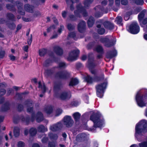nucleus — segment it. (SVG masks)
I'll return each instance as SVG.
<instances>
[{
  "instance_id": "obj_19",
  "label": "nucleus",
  "mask_w": 147,
  "mask_h": 147,
  "mask_svg": "<svg viewBox=\"0 0 147 147\" xmlns=\"http://www.w3.org/2000/svg\"><path fill=\"white\" fill-rule=\"evenodd\" d=\"M79 81L76 78H72V79L69 84V85L70 86H74L77 85L78 84Z\"/></svg>"
},
{
  "instance_id": "obj_48",
  "label": "nucleus",
  "mask_w": 147,
  "mask_h": 147,
  "mask_svg": "<svg viewBox=\"0 0 147 147\" xmlns=\"http://www.w3.org/2000/svg\"><path fill=\"white\" fill-rule=\"evenodd\" d=\"M8 9L12 10L13 9V5L8 4L6 5Z\"/></svg>"
},
{
  "instance_id": "obj_20",
  "label": "nucleus",
  "mask_w": 147,
  "mask_h": 147,
  "mask_svg": "<svg viewBox=\"0 0 147 147\" xmlns=\"http://www.w3.org/2000/svg\"><path fill=\"white\" fill-rule=\"evenodd\" d=\"M37 129L38 131L41 132H44L48 130L47 128L42 125L39 126L37 127Z\"/></svg>"
},
{
  "instance_id": "obj_54",
  "label": "nucleus",
  "mask_w": 147,
  "mask_h": 147,
  "mask_svg": "<svg viewBox=\"0 0 147 147\" xmlns=\"http://www.w3.org/2000/svg\"><path fill=\"white\" fill-rule=\"evenodd\" d=\"M69 36L71 37L74 38L75 36V34L74 32H71L69 34Z\"/></svg>"
},
{
  "instance_id": "obj_10",
  "label": "nucleus",
  "mask_w": 147,
  "mask_h": 147,
  "mask_svg": "<svg viewBox=\"0 0 147 147\" xmlns=\"http://www.w3.org/2000/svg\"><path fill=\"white\" fill-rule=\"evenodd\" d=\"M74 123L73 120L70 116H65V124L67 127L71 126Z\"/></svg>"
},
{
  "instance_id": "obj_12",
  "label": "nucleus",
  "mask_w": 147,
  "mask_h": 147,
  "mask_svg": "<svg viewBox=\"0 0 147 147\" xmlns=\"http://www.w3.org/2000/svg\"><path fill=\"white\" fill-rule=\"evenodd\" d=\"M86 23L84 21H81L78 25V29L81 33L83 32L85 29Z\"/></svg>"
},
{
  "instance_id": "obj_29",
  "label": "nucleus",
  "mask_w": 147,
  "mask_h": 147,
  "mask_svg": "<svg viewBox=\"0 0 147 147\" xmlns=\"http://www.w3.org/2000/svg\"><path fill=\"white\" fill-rule=\"evenodd\" d=\"M85 80L88 83H91L94 80L89 75H87L86 77Z\"/></svg>"
},
{
  "instance_id": "obj_37",
  "label": "nucleus",
  "mask_w": 147,
  "mask_h": 147,
  "mask_svg": "<svg viewBox=\"0 0 147 147\" xmlns=\"http://www.w3.org/2000/svg\"><path fill=\"white\" fill-rule=\"evenodd\" d=\"M132 1L138 5H142L144 3L143 0H132Z\"/></svg>"
},
{
  "instance_id": "obj_63",
  "label": "nucleus",
  "mask_w": 147,
  "mask_h": 147,
  "mask_svg": "<svg viewBox=\"0 0 147 147\" xmlns=\"http://www.w3.org/2000/svg\"><path fill=\"white\" fill-rule=\"evenodd\" d=\"M59 97L61 99L63 100L64 98V93H63L62 94H60Z\"/></svg>"
},
{
  "instance_id": "obj_39",
  "label": "nucleus",
  "mask_w": 147,
  "mask_h": 147,
  "mask_svg": "<svg viewBox=\"0 0 147 147\" xmlns=\"http://www.w3.org/2000/svg\"><path fill=\"white\" fill-rule=\"evenodd\" d=\"M140 24L141 26L143 27L144 25L147 23V18H145L142 22V21H139Z\"/></svg>"
},
{
  "instance_id": "obj_36",
  "label": "nucleus",
  "mask_w": 147,
  "mask_h": 147,
  "mask_svg": "<svg viewBox=\"0 0 147 147\" xmlns=\"http://www.w3.org/2000/svg\"><path fill=\"white\" fill-rule=\"evenodd\" d=\"M71 97V94L70 91L65 92V100H68Z\"/></svg>"
},
{
  "instance_id": "obj_8",
  "label": "nucleus",
  "mask_w": 147,
  "mask_h": 147,
  "mask_svg": "<svg viewBox=\"0 0 147 147\" xmlns=\"http://www.w3.org/2000/svg\"><path fill=\"white\" fill-rule=\"evenodd\" d=\"M96 65L93 59H89L87 66L92 74H94L96 73V71L94 69Z\"/></svg>"
},
{
  "instance_id": "obj_53",
  "label": "nucleus",
  "mask_w": 147,
  "mask_h": 147,
  "mask_svg": "<svg viewBox=\"0 0 147 147\" xmlns=\"http://www.w3.org/2000/svg\"><path fill=\"white\" fill-rule=\"evenodd\" d=\"M48 140V139L47 138H44L42 140V143H46Z\"/></svg>"
},
{
  "instance_id": "obj_18",
  "label": "nucleus",
  "mask_w": 147,
  "mask_h": 147,
  "mask_svg": "<svg viewBox=\"0 0 147 147\" xmlns=\"http://www.w3.org/2000/svg\"><path fill=\"white\" fill-rule=\"evenodd\" d=\"M97 27L98 28L97 31L99 34L102 35L105 33V30L103 28L101 27L100 24L97 25Z\"/></svg>"
},
{
  "instance_id": "obj_42",
  "label": "nucleus",
  "mask_w": 147,
  "mask_h": 147,
  "mask_svg": "<svg viewBox=\"0 0 147 147\" xmlns=\"http://www.w3.org/2000/svg\"><path fill=\"white\" fill-rule=\"evenodd\" d=\"M7 17L9 19L11 20H13L14 17V16L13 14L10 13L8 14Z\"/></svg>"
},
{
  "instance_id": "obj_34",
  "label": "nucleus",
  "mask_w": 147,
  "mask_h": 147,
  "mask_svg": "<svg viewBox=\"0 0 147 147\" xmlns=\"http://www.w3.org/2000/svg\"><path fill=\"white\" fill-rule=\"evenodd\" d=\"M49 136L51 139L56 140L57 138L58 137L57 135L53 134L52 133H49Z\"/></svg>"
},
{
  "instance_id": "obj_23",
  "label": "nucleus",
  "mask_w": 147,
  "mask_h": 147,
  "mask_svg": "<svg viewBox=\"0 0 147 147\" xmlns=\"http://www.w3.org/2000/svg\"><path fill=\"white\" fill-rule=\"evenodd\" d=\"M95 50L99 53H103V49L102 47L100 45L97 46L95 48Z\"/></svg>"
},
{
  "instance_id": "obj_13",
  "label": "nucleus",
  "mask_w": 147,
  "mask_h": 147,
  "mask_svg": "<svg viewBox=\"0 0 147 147\" xmlns=\"http://www.w3.org/2000/svg\"><path fill=\"white\" fill-rule=\"evenodd\" d=\"M103 24L105 28L107 29L111 30L114 28L113 24L109 22L108 21H105L104 22Z\"/></svg>"
},
{
  "instance_id": "obj_14",
  "label": "nucleus",
  "mask_w": 147,
  "mask_h": 147,
  "mask_svg": "<svg viewBox=\"0 0 147 147\" xmlns=\"http://www.w3.org/2000/svg\"><path fill=\"white\" fill-rule=\"evenodd\" d=\"M26 106L28 107L27 111L28 112H31L33 110L32 102L31 100H29L26 102Z\"/></svg>"
},
{
  "instance_id": "obj_27",
  "label": "nucleus",
  "mask_w": 147,
  "mask_h": 147,
  "mask_svg": "<svg viewBox=\"0 0 147 147\" xmlns=\"http://www.w3.org/2000/svg\"><path fill=\"white\" fill-rule=\"evenodd\" d=\"M93 0H85L84 2V7L88 8L92 3Z\"/></svg>"
},
{
  "instance_id": "obj_9",
  "label": "nucleus",
  "mask_w": 147,
  "mask_h": 147,
  "mask_svg": "<svg viewBox=\"0 0 147 147\" xmlns=\"http://www.w3.org/2000/svg\"><path fill=\"white\" fill-rule=\"evenodd\" d=\"M79 52V51L78 49L72 51L69 54L67 58V60L72 61L76 60Z\"/></svg>"
},
{
  "instance_id": "obj_25",
  "label": "nucleus",
  "mask_w": 147,
  "mask_h": 147,
  "mask_svg": "<svg viewBox=\"0 0 147 147\" xmlns=\"http://www.w3.org/2000/svg\"><path fill=\"white\" fill-rule=\"evenodd\" d=\"M73 116L76 121H78L81 116V114L78 112H77L73 114Z\"/></svg>"
},
{
  "instance_id": "obj_44",
  "label": "nucleus",
  "mask_w": 147,
  "mask_h": 147,
  "mask_svg": "<svg viewBox=\"0 0 147 147\" xmlns=\"http://www.w3.org/2000/svg\"><path fill=\"white\" fill-rule=\"evenodd\" d=\"M55 143L54 142H50L49 144L48 147H55Z\"/></svg>"
},
{
  "instance_id": "obj_16",
  "label": "nucleus",
  "mask_w": 147,
  "mask_h": 147,
  "mask_svg": "<svg viewBox=\"0 0 147 147\" xmlns=\"http://www.w3.org/2000/svg\"><path fill=\"white\" fill-rule=\"evenodd\" d=\"M36 121L38 122H40L43 120V117L41 113L38 112L36 115Z\"/></svg>"
},
{
  "instance_id": "obj_64",
  "label": "nucleus",
  "mask_w": 147,
  "mask_h": 147,
  "mask_svg": "<svg viewBox=\"0 0 147 147\" xmlns=\"http://www.w3.org/2000/svg\"><path fill=\"white\" fill-rule=\"evenodd\" d=\"M129 14L128 15V14H127L124 17V19L125 20H127L129 19Z\"/></svg>"
},
{
  "instance_id": "obj_55",
  "label": "nucleus",
  "mask_w": 147,
  "mask_h": 147,
  "mask_svg": "<svg viewBox=\"0 0 147 147\" xmlns=\"http://www.w3.org/2000/svg\"><path fill=\"white\" fill-rule=\"evenodd\" d=\"M30 37L29 39L28 40L27 42L29 45H30L31 44L32 41V35L31 34Z\"/></svg>"
},
{
  "instance_id": "obj_4",
  "label": "nucleus",
  "mask_w": 147,
  "mask_h": 147,
  "mask_svg": "<svg viewBox=\"0 0 147 147\" xmlns=\"http://www.w3.org/2000/svg\"><path fill=\"white\" fill-rule=\"evenodd\" d=\"M107 84V83L105 82L96 86V94L98 97L100 98L102 97L104 90L106 89Z\"/></svg>"
},
{
  "instance_id": "obj_33",
  "label": "nucleus",
  "mask_w": 147,
  "mask_h": 147,
  "mask_svg": "<svg viewBox=\"0 0 147 147\" xmlns=\"http://www.w3.org/2000/svg\"><path fill=\"white\" fill-rule=\"evenodd\" d=\"M122 21V19L121 16H118L116 18L115 21L117 24L122 25V24L121 23Z\"/></svg>"
},
{
  "instance_id": "obj_11",
  "label": "nucleus",
  "mask_w": 147,
  "mask_h": 147,
  "mask_svg": "<svg viewBox=\"0 0 147 147\" xmlns=\"http://www.w3.org/2000/svg\"><path fill=\"white\" fill-rule=\"evenodd\" d=\"M63 126V124L61 123H59L56 124L51 126L50 129L53 131H55L61 128Z\"/></svg>"
},
{
  "instance_id": "obj_26",
  "label": "nucleus",
  "mask_w": 147,
  "mask_h": 147,
  "mask_svg": "<svg viewBox=\"0 0 147 147\" xmlns=\"http://www.w3.org/2000/svg\"><path fill=\"white\" fill-rule=\"evenodd\" d=\"M146 11L145 10H143L138 15V19L139 21H142V18L144 17Z\"/></svg>"
},
{
  "instance_id": "obj_46",
  "label": "nucleus",
  "mask_w": 147,
  "mask_h": 147,
  "mask_svg": "<svg viewBox=\"0 0 147 147\" xmlns=\"http://www.w3.org/2000/svg\"><path fill=\"white\" fill-rule=\"evenodd\" d=\"M79 104V102L77 101H73L71 103V105L72 106L76 107Z\"/></svg>"
},
{
  "instance_id": "obj_2",
  "label": "nucleus",
  "mask_w": 147,
  "mask_h": 147,
  "mask_svg": "<svg viewBox=\"0 0 147 147\" xmlns=\"http://www.w3.org/2000/svg\"><path fill=\"white\" fill-rule=\"evenodd\" d=\"M146 127H147V121L144 120L141 121L136 125V135L137 133L139 134L142 132H145L144 130Z\"/></svg>"
},
{
  "instance_id": "obj_50",
  "label": "nucleus",
  "mask_w": 147,
  "mask_h": 147,
  "mask_svg": "<svg viewBox=\"0 0 147 147\" xmlns=\"http://www.w3.org/2000/svg\"><path fill=\"white\" fill-rule=\"evenodd\" d=\"M5 54V51H0V58H3Z\"/></svg>"
},
{
  "instance_id": "obj_35",
  "label": "nucleus",
  "mask_w": 147,
  "mask_h": 147,
  "mask_svg": "<svg viewBox=\"0 0 147 147\" xmlns=\"http://www.w3.org/2000/svg\"><path fill=\"white\" fill-rule=\"evenodd\" d=\"M47 53V50L45 49H42L40 50L39 51V54L40 56H44Z\"/></svg>"
},
{
  "instance_id": "obj_31",
  "label": "nucleus",
  "mask_w": 147,
  "mask_h": 147,
  "mask_svg": "<svg viewBox=\"0 0 147 147\" xmlns=\"http://www.w3.org/2000/svg\"><path fill=\"white\" fill-rule=\"evenodd\" d=\"M52 108L51 107L49 106L46 108L45 109V111L48 114L51 113L52 112Z\"/></svg>"
},
{
  "instance_id": "obj_62",
  "label": "nucleus",
  "mask_w": 147,
  "mask_h": 147,
  "mask_svg": "<svg viewBox=\"0 0 147 147\" xmlns=\"http://www.w3.org/2000/svg\"><path fill=\"white\" fill-rule=\"evenodd\" d=\"M115 4L117 6H119L120 4V0H115Z\"/></svg>"
},
{
  "instance_id": "obj_61",
  "label": "nucleus",
  "mask_w": 147,
  "mask_h": 147,
  "mask_svg": "<svg viewBox=\"0 0 147 147\" xmlns=\"http://www.w3.org/2000/svg\"><path fill=\"white\" fill-rule=\"evenodd\" d=\"M16 4L17 5V6L18 7V9H19V7H21V6H22L23 4L21 3H19L18 2H16Z\"/></svg>"
},
{
  "instance_id": "obj_3",
  "label": "nucleus",
  "mask_w": 147,
  "mask_h": 147,
  "mask_svg": "<svg viewBox=\"0 0 147 147\" xmlns=\"http://www.w3.org/2000/svg\"><path fill=\"white\" fill-rule=\"evenodd\" d=\"M90 119L94 123V127H100L103 124V120L100 119L98 115L97 114L92 115L91 116Z\"/></svg>"
},
{
  "instance_id": "obj_5",
  "label": "nucleus",
  "mask_w": 147,
  "mask_h": 147,
  "mask_svg": "<svg viewBox=\"0 0 147 147\" xmlns=\"http://www.w3.org/2000/svg\"><path fill=\"white\" fill-rule=\"evenodd\" d=\"M145 97L141 96L139 92H138L136 97V100L138 105L140 107H142L146 106V104L144 102Z\"/></svg>"
},
{
  "instance_id": "obj_1",
  "label": "nucleus",
  "mask_w": 147,
  "mask_h": 147,
  "mask_svg": "<svg viewBox=\"0 0 147 147\" xmlns=\"http://www.w3.org/2000/svg\"><path fill=\"white\" fill-rule=\"evenodd\" d=\"M100 41L103 43L105 46L109 47L114 45L116 42L115 38L111 36L101 38L100 39Z\"/></svg>"
},
{
  "instance_id": "obj_17",
  "label": "nucleus",
  "mask_w": 147,
  "mask_h": 147,
  "mask_svg": "<svg viewBox=\"0 0 147 147\" xmlns=\"http://www.w3.org/2000/svg\"><path fill=\"white\" fill-rule=\"evenodd\" d=\"M116 55V51H114L112 52H108L107 53L106 57L108 59H111L115 56Z\"/></svg>"
},
{
  "instance_id": "obj_21",
  "label": "nucleus",
  "mask_w": 147,
  "mask_h": 147,
  "mask_svg": "<svg viewBox=\"0 0 147 147\" xmlns=\"http://www.w3.org/2000/svg\"><path fill=\"white\" fill-rule=\"evenodd\" d=\"M24 9L27 11L30 12H33V7L28 4L26 5L24 7Z\"/></svg>"
},
{
  "instance_id": "obj_52",
  "label": "nucleus",
  "mask_w": 147,
  "mask_h": 147,
  "mask_svg": "<svg viewBox=\"0 0 147 147\" xmlns=\"http://www.w3.org/2000/svg\"><path fill=\"white\" fill-rule=\"evenodd\" d=\"M5 90L4 89H1L0 90V96L3 95L5 93Z\"/></svg>"
},
{
  "instance_id": "obj_57",
  "label": "nucleus",
  "mask_w": 147,
  "mask_h": 147,
  "mask_svg": "<svg viewBox=\"0 0 147 147\" xmlns=\"http://www.w3.org/2000/svg\"><path fill=\"white\" fill-rule=\"evenodd\" d=\"M23 106L22 105H18V109L19 111H21L23 110Z\"/></svg>"
},
{
  "instance_id": "obj_38",
  "label": "nucleus",
  "mask_w": 147,
  "mask_h": 147,
  "mask_svg": "<svg viewBox=\"0 0 147 147\" xmlns=\"http://www.w3.org/2000/svg\"><path fill=\"white\" fill-rule=\"evenodd\" d=\"M139 145L140 147H147V141L140 143Z\"/></svg>"
},
{
  "instance_id": "obj_60",
  "label": "nucleus",
  "mask_w": 147,
  "mask_h": 147,
  "mask_svg": "<svg viewBox=\"0 0 147 147\" xmlns=\"http://www.w3.org/2000/svg\"><path fill=\"white\" fill-rule=\"evenodd\" d=\"M9 57L10 59L13 61L15 60L16 57L13 55H9Z\"/></svg>"
},
{
  "instance_id": "obj_6",
  "label": "nucleus",
  "mask_w": 147,
  "mask_h": 147,
  "mask_svg": "<svg viewBox=\"0 0 147 147\" xmlns=\"http://www.w3.org/2000/svg\"><path fill=\"white\" fill-rule=\"evenodd\" d=\"M77 11H74V13L76 16L80 17V14L83 15L84 16H87V13L84 8L83 7L81 4L77 6Z\"/></svg>"
},
{
  "instance_id": "obj_43",
  "label": "nucleus",
  "mask_w": 147,
  "mask_h": 147,
  "mask_svg": "<svg viewBox=\"0 0 147 147\" xmlns=\"http://www.w3.org/2000/svg\"><path fill=\"white\" fill-rule=\"evenodd\" d=\"M121 3L123 5H126L128 3L127 0H121Z\"/></svg>"
},
{
  "instance_id": "obj_22",
  "label": "nucleus",
  "mask_w": 147,
  "mask_h": 147,
  "mask_svg": "<svg viewBox=\"0 0 147 147\" xmlns=\"http://www.w3.org/2000/svg\"><path fill=\"white\" fill-rule=\"evenodd\" d=\"M88 24L89 27H91L93 25L94 23V20L93 17H90L88 21Z\"/></svg>"
},
{
  "instance_id": "obj_28",
  "label": "nucleus",
  "mask_w": 147,
  "mask_h": 147,
  "mask_svg": "<svg viewBox=\"0 0 147 147\" xmlns=\"http://www.w3.org/2000/svg\"><path fill=\"white\" fill-rule=\"evenodd\" d=\"M55 51L58 55H60L63 53V51L62 49L59 47H55Z\"/></svg>"
},
{
  "instance_id": "obj_7",
  "label": "nucleus",
  "mask_w": 147,
  "mask_h": 147,
  "mask_svg": "<svg viewBox=\"0 0 147 147\" xmlns=\"http://www.w3.org/2000/svg\"><path fill=\"white\" fill-rule=\"evenodd\" d=\"M128 31L133 34H137L140 31L139 26L136 22H133L129 27Z\"/></svg>"
},
{
  "instance_id": "obj_32",
  "label": "nucleus",
  "mask_w": 147,
  "mask_h": 147,
  "mask_svg": "<svg viewBox=\"0 0 147 147\" xmlns=\"http://www.w3.org/2000/svg\"><path fill=\"white\" fill-rule=\"evenodd\" d=\"M38 87L41 88L43 91V92H45L46 90V88L44 84H42L41 82L40 81L38 83Z\"/></svg>"
},
{
  "instance_id": "obj_56",
  "label": "nucleus",
  "mask_w": 147,
  "mask_h": 147,
  "mask_svg": "<svg viewBox=\"0 0 147 147\" xmlns=\"http://www.w3.org/2000/svg\"><path fill=\"white\" fill-rule=\"evenodd\" d=\"M135 131H136V130H135ZM141 133L139 134H138V133H137L136 134V131L135 132V137L136 138H137V140L139 141V142H140L142 141V139L141 138H138V136L137 135V134H141Z\"/></svg>"
},
{
  "instance_id": "obj_40",
  "label": "nucleus",
  "mask_w": 147,
  "mask_h": 147,
  "mask_svg": "<svg viewBox=\"0 0 147 147\" xmlns=\"http://www.w3.org/2000/svg\"><path fill=\"white\" fill-rule=\"evenodd\" d=\"M86 135L84 133H82L81 134H79L78 136V137L80 138L81 139H84L86 137Z\"/></svg>"
},
{
  "instance_id": "obj_58",
  "label": "nucleus",
  "mask_w": 147,
  "mask_h": 147,
  "mask_svg": "<svg viewBox=\"0 0 147 147\" xmlns=\"http://www.w3.org/2000/svg\"><path fill=\"white\" fill-rule=\"evenodd\" d=\"M6 86V84L4 82L0 83V87L1 88H3Z\"/></svg>"
},
{
  "instance_id": "obj_59",
  "label": "nucleus",
  "mask_w": 147,
  "mask_h": 147,
  "mask_svg": "<svg viewBox=\"0 0 147 147\" xmlns=\"http://www.w3.org/2000/svg\"><path fill=\"white\" fill-rule=\"evenodd\" d=\"M94 42H92V43H90L87 46V48L88 49H90L91 48L92 46L93 45H94Z\"/></svg>"
},
{
  "instance_id": "obj_49",
  "label": "nucleus",
  "mask_w": 147,
  "mask_h": 147,
  "mask_svg": "<svg viewBox=\"0 0 147 147\" xmlns=\"http://www.w3.org/2000/svg\"><path fill=\"white\" fill-rule=\"evenodd\" d=\"M4 109H3V111H6L8 110L9 108V106L8 104H7L4 107Z\"/></svg>"
},
{
  "instance_id": "obj_24",
  "label": "nucleus",
  "mask_w": 147,
  "mask_h": 147,
  "mask_svg": "<svg viewBox=\"0 0 147 147\" xmlns=\"http://www.w3.org/2000/svg\"><path fill=\"white\" fill-rule=\"evenodd\" d=\"M13 133L15 137L18 136L20 135V129L18 127H15L13 130Z\"/></svg>"
},
{
  "instance_id": "obj_47",
  "label": "nucleus",
  "mask_w": 147,
  "mask_h": 147,
  "mask_svg": "<svg viewBox=\"0 0 147 147\" xmlns=\"http://www.w3.org/2000/svg\"><path fill=\"white\" fill-rule=\"evenodd\" d=\"M67 28L69 30H70L74 28V26L71 24H68L67 26Z\"/></svg>"
},
{
  "instance_id": "obj_45",
  "label": "nucleus",
  "mask_w": 147,
  "mask_h": 147,
  "mask_svg": "<svg viewBox=\"0 0 147 147\" xmlns=\"http://www.w3.org/2000/svg\"><path fill=\"white\" fill-rule=\"evenodd\" d=\"M51 60L49 59L45 61L44 63V65L45 66H47L49 65V64L51 62Z\"/></svg>"
},
{
  "instance_id": "obj_51",
  "label": "nucleus",
  "mask_w": 147,
  "mask_h": 147,
  "mask_svg": "<svg viewBox=\"0 0 147 147\" xmlns=\"http://www.w3.org/2000/svg\"><path fill=\"white\" fill-rule=\"evenodd\" d=\"M70 75V73L67 71L65 70V78L69 77Z\"/></svg>"
},
{
  "instance_id": "obj_41",
  "label": "nucleus",
  "mask_w": 147,
  "mask_h": 147,
  "mask_svg": "<svg viewBox=\"0 0 147 147\" xmlns=\"http://www.w3.org/2000/svg\"><path fill=\"white\" fill-rule=\"evenodd\" d=\"M25 144L22 141H20L18 143V147H23L24 146Z\"/></svg>"
},
{
  "instance_id": "obj_15",
  "label": "nucleus",
  "mask_w": 147,
  "mask_h": 147,
  "mask_svg": "<svg viewBox=\"0 0 147 147\" xmlns=\"http://www.w3.org/2000/svg\"><path fill=\"white\" fill-rule=\"evenodd\" d=\"M100 6H96L95 7V9L96 10H99V12H97L95 14V17L96 18H99L102 15V13L100 11H102V9L100 8Z\"/></svg>"
},
{
  "instance_id": "obj_30",
  "label": "nucleus",
  "mask_w": 147,
  "mask_h": 147,
  "mask_svg": "<svg viewBox=\"0 0 147 147\" xmlns=\"http://www.w3.org/2000/svg\"><path fill=\"white\" fill-rule=\"evenodd\" d=\"M37 132V130L35 128H32L29 131V133L30 135L32 136H34L36 135Z\"/></svg>"
}]
</instances>
